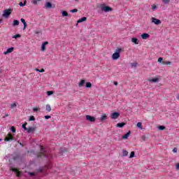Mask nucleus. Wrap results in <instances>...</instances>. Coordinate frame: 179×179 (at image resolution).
Instances as JSON below:
<instances>
[{
  "instance_id": "27",
  "label": "nucleus",
  "mask_w": 179,
  "mask_h": 179,
  "mask_svg": "<svg viewBox=\"0 0 179 179\" xmlns=\"http://www.w3.org/2000/svg\"><path fill=\"white\" fill-rule=\"evenodd\" d=\"M163 65H171V62L162 61Z\"/></svg>"
},
{
  "instance_id": "17",
  "label": "nucleus",
  "mask_w": 179,
  "mask_h": 179,
  "mask_svg": "<svg viewBox=\"0 0 179 179\" xmlns=\"http://www.w3.org/2000/svg\"><path fill=\"white\" fill-rule=\"evenodd\" d=\"M124 125H125V122H121V123H117L116 124V127H117V128H123Z\"/></svg>"
},
{
  "instance_id": "40",
  "label": "nucleus",
  "mask_w": 179,
  "mask_h": 179,
  "mask_svg": "<svg viewBox=\"0 0 179 179\" xmlns=\"http://www.w3.org/2000/svg\"><path fill=\"white\" fill-rule=\"evenodd\" d=\"M165 129H166V127H165L164 126H159V131H163V130Z\"/></svg>"
},
{
  "instance_id": "18",
  "label": "nucleus",
  "mask_w": 179,
  "mask_h": 179,
  "mask_svg": "<svg viewBox=\"0 0 179 179\" xmlns=\"http://www.w3.org/2000/svg\"><path fill=\"white\" fill-rule=\"evenodd\" d=\"M12 171L16 173L17 177H20V172H19L16 169H11Z\"/></svg>"
},
{
  "instance_id": "21",
  "label": "nucleus",
  "mask_w": 179,
  "mask_h": 179,
  "mask_svg": "<svg viewBox=\"0 0 179 179\" xmlns=\"http://www.w3.org/2000/svg\"><path fill=\"white\" fill-rule=\"evenodd\" d=\"M131 42L134 43V44H139V41H138V38H132Z\"/></svg>"
},
{
  "instance_id": "53",
  "label": "nucleus",
  "mask_w": 179,
  "mask_h": 179,
  "mask_svg": "<svg viewBox=\"0 0 179 179\" xmlns=\"http://www.w3.org/2000/svg\"><path fill=\"white\" fill-rule=\"evenodd\" d=\"M176 170H178V169H179V164H176Z\"/></svg>"
},
{
  "instance_id": "48",
  "label": "nucleus",
  "mask_w": 179,
  "mask_h": 179,
  "mask_svg": "<svg viewBox=\"0 0 179 179\" xmlns=\"http://www.w3.org/2000/svg\"><path fill=\"white\" fill-rule=\"evenodd\" d=\"M6 117H9V115L8 113H5V115L3 116V118H6Z\"/></svg>"
},
{
  "instance_id": "16",
  "label": "nucleus",
  "mask_w": 179,
  "mask_h": 179,
  "mask_svg": "<svg viewBox=\"0 0 179 179\" xmlns=\"http://www.w3.org/2000/svg\"><path fill=\"white\" fill-rule=\"evenodd\" d=\"M21 22L24 24V30H26V27H27V23L26 22V20L23 18H21Z\"/></svg>"
},
{
  "instance_id": "32",
  "label": "nucleus",
  "mask_w": 179,
  "mask_h": 179,
  "mask_svg": "<svg viewBox=\"0 0 179 179\" xmlns=\"http://www.w3.org/2000/svg\"><path fill=\"white\" fill-rule=\"evenodd\" d=\"M162 2L165 5H167V4L170 3V0H162Z\"/></svg>"
},
{
  "instance_id": "50",
  "label": "nucleus",
  "mask_w": 179,
  "mask_h": 179,
  "mask_svg": "<svg viewBox=\"0 0 179 179\" xmlns=\"http://www.w3.org/2000/svg\"><path fill=\"white\" fill-rule=\"evenodd\" d=\"M38 173H43V169H39L38 170Z\"/></svg>"
},
{
  "instance_id": "11",
  "label": "nucleus",
  "mask_w": 179,
  "mask_h": 179,
  "mask_svg": "<svg viewBox=\"0 0 179 179\" xmlns=\"http://www.w3.org/2000/svg\"><path fill=\"white\" fill-rule=\"evenodd\" d=\"M10 52H13V47L7 49V51L4 52V55H8V54H10Z\"/></svg>"
},
{
  "instance_id": "51",
  "label": "nucleus",
  "mask_w": 179,
  "mask_h": 179,
  "mask_svg": "<svg viewBox=\"0 0 179 179\" xmlns=\"http://www.w3.org/2000/svg\"><path fill=\"white\" fill-rule=\"evenodd\" d=\"M41 33V31H36V34H38V35L40 34Z\"/></svg>"
},
{
  "instance_id": "59",
  "label": "nucleus",
  "mask_w": 179,
  "mask_h": 179,
  "mask_svg": "<svg viewBox=\"0 0 179 179\" xmlns=\"http://www.w3.org/2000/svg\"><path fill=\"white\" fill-rule=\"evenodd\" d=\"M75 1H78V0H75Z\"/></svg>"
},
{
  "instance_id": "7",
  "label": "nucleus",
  "mask_w": 179,
  "mask_h": 179,
  "mask_svg": "<svg viewBox=\"0 0 179 179\" xmlns=\"http://www.w3.org/2000/svg\"><path fill=\"white\" fill-rule=\"evenodd\" d=\"M86 120L87 121H90V122H94V121H96V117L87 115H86Z\"/></svg>"
},
{
  "instance_id": "25",
  "label": "nucleus",
  "mask_w": 179,
  "mask_h": 179,
  "mask_svg": "<svg viewBox=\"0 0 179 179\" xmlns=\"http://www.w3.org/2000/svg\"><path fill=\"white\" fill-rule=\"evenodd\" d=\"M122 156H123L124 157L128 156V151H127V150H122Z\"/></svg>"
},
{
  "instance_id": "26",
  "label": "nucleus",
  "mask_w": 179,
  "mask_h": 179,
  "mask_svg": "<svg viewBox=\"0 0 179 179\" xmlns=\"http://www.w3.org/2000/svg\"><path fill=\"white\" fill-rule=\"evenodd\" d=\"M16 107H17V104H16V103H13L10 104L11 109L16 108Z\"/></svg>"
},
{
  "instance_id": "41",
  "label": "nucleus",
  "mask_w": 179,
  "mask_h": 179,
  "mask_svg": "<svg viewBox=\"0 0 179 179\" xmlns=\"http://www.w3.org/2000/svg\"><path fill=\"white\" fill-rule=\"evenodd\" d=\"M10 131H12V132L15 133V132H16V129H15L14 127H12L10 128Z\"/></svg>"
},
{
  "instance_id": "34",
  "label": "nucleus",
  "mask_w": 179,
  "mask_h": 179,
  "mask_svg": "<svg viewBox=\"0 0 179 179\" xmlns=\"http://www.w3.org/2000/svg\"><path fill=\"white\" fill-rule=\"evenodd\" d=\"M131 66L132 68H136V66H138V63L137 62L131 63Z\"/></svg>"
},
{
  "instance_id": "14",
  "label": "nucleus",
  "mask_w": 179,
  "mask_h": 179,
  "mask_svg": "<svg viewBox=\"0 0 179 179\" xmlns=\"http://www.w3.org/2000/svg\"><path fill=\"white\" fill-rule=\"evenodd\" d=\"M131 135V131H128L126 134L122 136V139H128V137Z\"/></svg>"
},
{
  "instance_id": "56",
  "label": "nucleus",
  "mask_w": 179,
  "mask_h": 179,
  "mask_svg": "<svg viewBox=\"0 0 179 179\" xmlns=\"http://www.w3.org/2000/svg\"><path fill=\"white\" fill-rule=\"evenodd\" d=\"M0 23H2V19L0 18Z\"/></svg>"
},
{
  "instance_id": "5",
  "label": "nucleus",
  "mask_w": 179,
  "mask_h": 179,
  "mask_svg": "<svg viewBox=\"0 0 179 179\" xmlns=\"http://www.w3.org/2000/svg\"><path fill=\"white\" fill-rule=\"evenodd\" d=\"M151 20H152V23H154V24H157V25L162 24V21L159 19H157L156 17H152L151 18Z\"/></svg>"
},
{
  "instance_id": "6",
  "label": "nucleus",
  "mask_w": 179,
  "mask_h": 179,
  "mask_svg": "<svg viewBox=\"0 0 179 179\" xmlns=\"http://www.w3.org/2000/svg\"><path fill=\"white\" fill-rule=\"evenodd\" d=\"M120 117V113L118 112H114L110 115V118L112 120H117Z\"/></svg>"
},
{
  "instance_id": "23",
  "label": "nucleus",
  "mask_w": 179,
  "mask_h": 179,
  "mask_svg": "<svg viewBox=\"0 0 179 179\" xmlns=\"http://www.w3.org/2000/svg\"><path fill=\"white\" fill-rule=\"evenodd\" d=\"M136 127L139 128L140 129H143V127H142V122H138L136 124Z\"/></svg>"
},
{
  "instance_id": "43",
  "label": "nucleus",
  "mask_w": 179,
  "mask_h": 179,
  "mask_svg": "<svg viewBox=\"0 0 179 179\" xmlns=\"http://www.w3.org/2000/svg\"><path fill=\"white\" fill-rule=\"evenodd\" d=\"M158 62H159V63H163V57H159V59H158Z\"/></svg>"
},
{
  "instance_id": "49",
  "label": "nucleus",
  "mask_w": 179,
  "mask_h": 179,
  "mask_svg": "<svg viewBox=\"0 0 179 179\" xmlns=\"http://www.w3.org/2000/svg\"><path fill=\"white\" fill-rule=\"evenodd\" d=\"M173 153H177V148H173Z\"/></svg>"
},
{
  "instance_id": "24",
  "label": "nucleus",
  "mask_w": 179,
  "mask_h": 179,
  "mask_svg": "<svg viewBox=\"0 0 179 179\" xmlns=\"http://www.w3.org/2000/svg\"><path fill=\"white\" fill-rule=\"evenodd\" d=\"M85 80H81V81L78 84L79 87H82V86L85 85Z\"/></svg>"
},
{
  "instance_id": "3",
  "label": "nucleus",
  "mask_w": 179,
  "mask_h": 179,
  "mask_svg": "<svg viewBox=\"0 0 179 179\" xmlns=\"http://www.w3.org/2000/svg\"><path fill=\"white\" fill-rule=\"evenodd\" d=\"M121 51H122V49L120 48L116 49L115 52L112 55L113 59H118V58H120V52H121Z\"/></svg>"
},
{
  "instance_id": "4",
  "label": "nucleus",
  "mask_w": 179,
  "mask_h": 179,
  "mask_svg": "<svg viewBox=\"0 0 179 179\" xmlns=\"http://www.w3.org/2000/svg\"><path fill=\"white\" fill-rule=\"evenodd\" d=\"M12 13V9H6L3 11V17H6V19H8L9 16H10Z\"/></svg>"
},
{
  "instance_id": "30",
  "label": "nucleus",
  "mask_w": 179,
  "mask_h": 179,
  "mask_svg": "<svg viewBox=\"0 0 179 179\" xmlns=\"http://www.w3.org/2000/svg\"><path fill=\"white\" fill-rule=\"evenodd\" d=\"M26 125H27V122H25L24 124H22V128H23L24 131H27L28 128L26 127Z\"/></svg>"
},
{
  "instance_id": "28",
  "label": "nucleus",
  "mask_w": 179,
  "mask_h": 179,
  "mask_svg": "<svg viewBox=\"0 0 179 179\" xmlns=\"http://www.w3.org/2000/svg\"><path fill=\"white\" fill-rule=\"evenodd\" d=\"M101 121H106L107 120V116L106 115H103L100 118Z\"/></svg>"
},
{
  "instance_id": "29",
  "label": "nucleus",
  "mask_w": 179,
  "mask_h": 179,
  "mask_svg": "<svg viewBox=\"0 0 179 179\" xmlns=\"http://www.w3.org/2000/svg\"><path fill=\"white\" fill-rule=\"evenodd\" d=\"M46 111H48V113L51 111V106H50L49 104L46 105Z\"/></svg>"
},
{
  "instance_id": "60",
  "label": "nucleus",
  "mask_w": 179,
  "mask_h": 179,
  "mask_svg": "<svg viewBox=\"0 0 179 179\" xmlns=\"http://www.w3.org/2000/svg\"><path fill=\"white\" fill-rule=\"evenodd\" d=\"M0 141H1V139H0Z\"/></svg>"
},
{
  "instance_id": "46",
  "label": "nucleus",
  "mask_w": 179,
  "mask_h": 179,
  "mask_svg": "<svg viewBox=\"0 0 179 179\" xmlns=\"http://www.w3.org/2000/svg\"><path fill=\"white\" fill-rule=\"evenodd\" d=\"M29 174V176H36V173H34V172H30Z\"/></svg>"
},
{
  "instance_id": "39",
  "label": "nucleus",
  "mask_w": 179,
  "mask_h": 179,
  "mask_svg": "<svg viewBox=\"0 0 179 179\" xmlns=\"http://www.w3.org/2000/svg\"><path fill=\"white\" fill-rule=\"evenodd\" d=\"M70 12H71V13H75L78 12V9L74 8L73 10H71Z\"/></svg>"
},
{
  "instance_id": "38",
  "label": "nucleus",
  "mask_w": 179,
  "mask_h": 179,
  "mask_svg": "<svg viewBox=\"0 0 179 179\" xmlns=\"http://www.w3.org/2000/svg\"><path fill=\"white\" fill-rule=\"evenodd\" d=\"M29 121H36V117H34V116H30Z\"/></svg>"
},
{
  "instance_id": "9",
  "label": "nucleus",
  "mask_w": 179,
  "mask_h": 179,
  "mask_svg": "<svg viewBox=\"0 0 179 179\" xmlns=\"http://www.w3.org/2000/svg\"><path fill=\"white\" fill-rule=\"evenodd\" d=\"M150 37V35H149V34L144 33L141 34V38H143V40H148Z\"/></svg>"
},
{
  "instance_id": "10",
  "label": "nucleus",
  "mask_w": 179,
  "mask_h": 179,
  "mask_svg": "<svg viewBox=\"0 0 179 179\" xmlns=\"http://www.w3.org/2000/svg\"><path fill=\"white\" fill-rule=\"evenodd\" d=\"M36 131V128L29 127H28L27 132V134H33Z\"/></svg>"
},
{
  "instance_id": "8",
  "label": "nucleus",
  "mask_w": 179,
  "mask_h": 179,
  "mask_svg": "<svg viewBox=\"0 0 179 179\" xmlns=\"http://www.w3.org/2000/svg\"><path fill=\"white\" fill-rule=\"evenodd\" d=\"M4 141H6V142H9V141H13V136L10 134H8V136L5 138Z\"/></svg>"
},
{
  "instance_id": "1",
  "label": "nucleus",
  "mask_w": 179,
  "mask_h": 179,
  "mask_svg": "<svg viewBox=\"0 0 179 179\" xmlns=\"http://www.w3.org/2000/svg\"><path fill=\"white\" fill-rule=\"evenodd\" d=\"M40 148H41V155H38V157H41V156H43L47 159H51V157H52V155L50 152H47V150H45L44 148H43V146H41Z\"/></svg>"
},
{
  "instance_id": "36",
  "label": "nucleus",
  "mask_w": 179,
  "mask_h": 179,
  "mask_svg": "<svg viewBox=\"0 0 179 179\" xmlns=\"http://www.w3.org/2000/svg\"><path fill=\"white\" fill-rule=\"evenodd\" d=\"M47 94L48 96H51L52 94H54V91H48Z\"/></svg>"
},
{
  "instance_id": "2",
  "label": "nucleus",
  "mask_w": 179,
  "mask_h": 179,
  "mask_svg": "<svg viewBox=\"0 0 179 179\" xmlns=\"http://www.w3.org/2000/svg\"><path fill=\"white\" fill-rule=\"evenodd\" d=\"M100 8H101V10L105 13L111 12V10H113V8H111V7L108 6H106L105 4H101Z\"/></svg>"
},
{
  "instance_id": "22",
  "label": "nucleus",
  "mask_w": 179,
  "mask_h": 179,
  "mask_svg": "<svg viewBox=\"0 0 179 179\" xmlns=\"http://www.w3.org/2000/svg\"><path fill=\"white\" fill-rule=\"evenodd\" d=\"M149 82H152L153 83H157V82H159V78H152V79H150Z\"/></svg>"
},
{
  "instance_id": "31",
  "label": "nucleus",
  "mask_w": 179,
  "mask_h": 179,
  "mask_svg": "<svg viewBox=\"0 0 179 179\" xmlns=\"http://www.w3.org/2000/svg\"><path fill=\"white\" fill-rule=\"evenodd\" d=\"M20 37H22V36L20 34H19L13 36V38H19Z\"/></svg>"
},
{
  "instance_id": "37",
  "label": "nucleus",
  "mask_w": 179,
  "mask_h": 179,
  "mask_svg": "<svg viewBox=\"0 0 179 179\" xmlns=\"http://www.w3.org/2000/svg\"><path fill=\"white\" fill-rule=\"evenodd\" d=\"M85 87H92V83H87L85 85Z\"/></svg>"
},
{
  "instance_id": "55",
  "label": "nucleus",
  "mask_w": 179,
  "mask_h": 179,
  "mask_svg": "<svg viewBox=\"0 0 179 179\" xmlns=\"http://www.w3.org/2000/svg\"><path fill=\"white\" fill-rule=\"evenodd\" d=\"M35 71H36V72H40V69H36Z\"/></svg>"
},
{
  "instance_id": "15",
  "label": "nucleus",
  "mask_w": 179,
  "mask_h": 179,
  "mask_svg": "<svg viewBox=\"0 0 179 179\" xmlns=\"http://www.w3.org/2000/svg\"><path fill=\"white\" fill-rule=\"evenodd\" d=\"M87 17H83L80 19H79L78 21H77V23H83V22H86L87 20Z\"/></svg>"
},
{
  "instance_id": "33",
  "label": "nucleus",
  "mask_w": 179,
  "mask_h": 179,
  "mask_svg": "<svg viewBox=\"0 0 179 179\" xmlns=\"http://www.w3.org/2000/svg\"><path fill=\"white\" fill-rule=\"evenodd\" d=\"M151 6H152V9L153 11H155V10H156V9H157V6H156L155 4H153Z\"/></svg>"
},
{
  "instance_id": "35",
  "label": "nucleus",
  "mask_w": 179,
  "mask_h": 179,
  "mask_svg": "<svg viewBox=\"0 0 179 179\" xmlns=\"http://www.w3.org/2000/svg\"><path fill=\"white\" fill-rule=\"evenodd\" d=\"M132 157H135V152H131L130 154L129 159H132Z\"/></svg>"
},
{
  "instance_id": "42",
  "label": "nucleus",
  "mask_w": 179,
  "mask_h": 179,
  "mask_svg": "<svg viewBox=\"0 0 179 179\" xmlns=\"http://www.w3.org/2000/svg\"><path fill=\"white\" fill-rule=\"evenodd\" d=\"M31 3H33L34 5H37V0H32Z\"/></svg>"
},
{
  "instance_id": "52",
  "label": "nucleus",
  "mask_w": 179,
  "mask_h": 179,
  "mask_svg": "<svg viewBox=\"0 0 179 179\" xmlns=\"http://www.w3.org/2000/svg\"><path fill=\"white\" fill-rule=\"evenodd\" d=\"M39 72H41V73L45 72V70H44V69H41V70L39 71Z\"/></svg>"
},
{
  "instance_id": "45",
  "label": "nucleus",
  "mask_w": 179,
  "mask_h": 179,
  "mask_svg": "<svg viewBox=\"0 0 179 179\" xmlns=\"http://www.w3.org/2000/svg\"><path fill=\"white\" fill-rule=\"evenodd\" d=\"M19 5H20V6H24L25 5H26V3H22V2H20V3H19Z\"/></svg>"
},
{
  "instance_id": "58",
  "label": "nucleus",
  "mask_w": 179,
  "mask_h": 179,
  "mask_svg": "<svg viewBox=\"0 0 179 179\" xmlns=\"http://www.w3.org/2000/svg\"><path fill=\"white\" fill-rule=\"evenodd\" d=\"M38 1H41V0H38Z\"/></svg>"
},
{
  "instance_id": "13",
  "label": "nucleus",
  "mask_w": 179,
  "mask_h": 179,
  "mask_svg": "<svg viewBox=\"0 0 179 179\" xmlns=\"http://www.w3.org/2000/svg\"><path fill=\"white\" fill-rule=\"evenodd\" d=\"M45 45H48V41H45L41 45V51H44L45 50Z\"/></svg>"
},
{
  "instance_id": "47",
  "label": "nucleus",
  "mask_w": 179,
  "mask_h": 179,
  "mask_svg": "<svg viewBox=\"0 0 179 179\" xmlns=\"http://www.w3.org/2000/svg\"><path fill=\"white\" fill-rule=\"evenodd\" d=\"M33 111H34V113H36V112L38 111V108H34L33 109Z\"/></svg>"
},
{
  "instance_id": "54",
  "label": "nucleus",
  "mask_w": 179,
  "mask_h": 179,
  "mask_svg": "<svg viewBox=\"0 0 179 179\" xmlns=\"http://www.w3.org/2000/svg\"><path fill=\"white\" fill-rule=\"evenodd\" d=\"M114 85H115V86H117L118 85V83L117 82H115Z\"/></svg>"
},
{
  "instance_id": "12",
  "label": "nucleus",
  "mask_w": 179,
  "mask_h": 179,
  "mask_svg": "<svg viewBox=\"0 0 179 179\" xmlns=\"http://www.w3.org/2000/svg\"><path fill=\"white\" fill-rule=\"evenodd\" d=\"M45 7L47 9H51V8H53V7H52V3H51L50 2L48 1V2L45 3Z\"/></svg>"
},
{
  "instance_id": "20",
  "label": "nucleus",
  "mask_w": 179,
  "mask_h": 179,
  "mask_svg": "<svg viewBox=\"0 0 179 179\" xmlns=\"http://www.w3.org/2000/svg\"><path fill=\"white\" fill-rule=\"evenodd\" d=\"M62 15L64 17L69 16V14L66 10L62 11Z\"/></svg>"
},
{
  "instance_id": "44",
  "label": "nucleus",
  "mask_w": 179,
  "mask_h": 179,
  "mask_svg": "<svg viewBox=\"0 0 179 179\" xmlns=\"http://www.w3.org/2000/svg\"><path fill=\"white\" fill-rule=\"evenodd\" d=\"M50 118H51V116H50V115H45V120H50Z\"/></svg>"
},
{
  "instance_id": "19",
  "label": "nucleus",
  "mask_w": 179,
  "mask_h": 179,
  "mask_svg": "<svg viewBox=\"0 0 179 179\" xmlns=\"http://www.w3.org/2000/svg\"><path fill=\"white\" fill-rule=\"evenodd\" d=\"M13 26L15 27L16 26H19V20H14L13 22Z\"/></svg>"
},
{
  "instance_id": "57",
  "label": "nucleus",
  "mask_w": 179,
  "mask_h": 179,
  "mask_svg": "<svg viewBox=\"0 0 179 179\" xmlns=\"http://www.w3.org/2000/svg\"><path fill=\"white\" fill-rule=\"evenodd\" d=\"M2 72V70L0 69V73Z\"/></svg>"
}]
</instances>
